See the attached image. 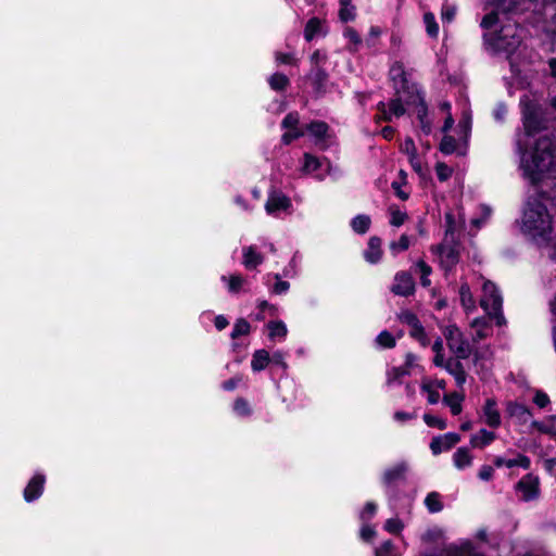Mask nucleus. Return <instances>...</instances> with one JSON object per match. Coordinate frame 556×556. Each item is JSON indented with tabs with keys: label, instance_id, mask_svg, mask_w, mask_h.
Returning a JSON list of instances; mask_svg holds the SVG:
<instances>
[{
	"label": "nucleus",
	"instance_id": "obj_21",
	"mask_svg": "<svg viewBox=\"0 0 556 556\" xmlns=\"http://www.w3.org/2000/svg\"><path fill=\"white\" fill-rule=\"evenodd\" d=\"M496 439V434L486 429H481L478 433L470 437V445L475 448H483L490 445Z\"/></svg>",
	"mask_w": 556,
	"mask_h": 556
},
{
	"label": "nucleus",
	"instance_id": "obj_12",
	"mask_svg": "<svg viewBox=\"0 0 556 556\" xmlns=\"http://www.w3.org/2000/svg\"><path fill=\"white\" fill-rule=\"evenodd\" d=\"M391 291L401 296H408L415 291V282L412 275L407 271H400L394 277Z\"/></svg>",
	"mask_w": 556,
	"mask_h": 556
},
{
	"label": "nucleus",
	"instance_id": "obj_36",
	"mask_svg": "<svg viewBox=\"0 0 556 556\" xmlns=\"http://www.w3.org/2000/svg\"><path fill=\"white\" fill-rule=\"evenodd\" d=\"M477 339H484L489 336L490 327L485 318H476L471 323Z\"/></svg>",
	"mask_w": 556,
	"mask_h": 556
},
{
	"label": "nucleus",
	"instance_id": "obj_28",
	"mask_svg": "<svg viewBox=\"0 0 556 556\" xmlns=\"http://www.w3.org/2000/svg\"><path fill=\"white\" fill-rule=\"evenodd\" d=\"M371 219L368 215L359 214L351 220V227L354 232L358 235H365L370 227Z\"/></svg>",
	"mask_w": 556,
	"mask_h": 556
},
{
	"label": "nucleus",
	"instance_id": "obj_3",
	"mask_svg": "<svg viewBox=\"0 0 556 556\" xmlns=\"http://www.w3.org/2000/svg\"><path fill=\"white\" fill-rule=\"evenodd\" d=\"M501 7L508 11H523L531 8V15L526 21L539 26L543 24V30L547 35H556V0H521L514 4H506L505 0L501 1Z\"/></svg>",
	"mask_w": 556,
	"mask_h": 556
},
{
	"label": "nucleus",
	"instance_id": "obj_8",
	"mask_svg": "<svg viewBox=\"0 0 556 556\" xmlns=\"http://www.w3.org/2000/svg\"><path fill=\"white\" fill-rule=\"evenodd\" d=\"M292 206L291 200L282 191L271 189L265 203V211L268 215L278 216L281 212H287Z\"/></svg>",
	"mask_w": 556,
	"mask_h": 556
},
{
	"label": "nucleus",
	"instance_id": "obj_27",
	"mask_svg": "<svg viewBox=\"0 0 556 556\" xmlns=\"http://www.w3.org/2000/svg\"><path fill=\"white\" fill-rule=\"evenodd\" d=\"M459 299L463 307L469 312L476 308V302L470 291L469 285L465 281L459 287Z\"/></svg>",
	"mask_w": 556,
	"mask_h": 556
},
{
	"label": "nucleus",
	"instance_id": "obj_53",
	"mask_svg": "<svg viewBox=\"0 0 556 556\" xmlns=\"http://www.w3.org/2000/svg\"><path fill=\"white\" fill-rule=\"evenodd\" d=\"M399 319L401 323L406 324L407 326L413 329L415 326H417L420 321L418 320L417 316L409 312V311H403L399 314Z\"/></svg>",
	"mask_w": 556,
	"mask_h": 556
},
{
	"label": "nucleus",
	"instance_id": "obj_40",
	"mask_svg": "<svg viewBox=\"0 0 556 556\" xmlns=\"http://www.w3.org/2000/svg\"><path fill=\"white\" fill-rule=\"evenodd\" d=\"M320 165H321L320 161L316 156H314L309 153L304 154L302 170L305 174H311V173L316 172L320 167Z\"/></svg>",
	"mask_w": 556,
	"mask_h": 556
},
{
	"label": "nucleus",
	"instance_id": "obj_32",
	"mask_svg": "<svg viewBox=\"0 0 556 556\" xmlns=\"http://www.w3.org/2000/svg\"><path fill=\"white\" fill-rule=\"evenodd\" d=\"M409 375V370L406 367H393L387 372V384L392 386L394 383H401L402 378Z\"/></svg>",
	"mask_w": 556,
	"mask_h": 556
},
{
	"label": "nucleus",
	"instance_id": "obj_19",
	"mask_svg": "<svg viewBox=\"0 0 556 556\" xmlns=\"http://www.w3.org/2000/svg\"><path fill=\"white\" fill-rule=\"evenodd\" d=\"M493 462L497 468L505 466L507 468L521 467L523 469H528L531 465L530 458L523 454H518L517 457L513 459H505L502 456H496Z\"/></svg>",
	"mask_w": 556,
	"mask_h": 556
},
{
	"label": "nucleus",
	"instance_id": "obj_49",
	"mask_svg": "<svg viewBox=\"0 0 556 556\" xmlns=\"http://www.w3.org/2000/svg\"><path fill=\"white\" fill-rule=\"evenodd\" d=\"M300 116L296 112H291L285 116L281 126L286 129H299Z\"/></svg>",
	"mask_w": 556,
	"mask_h": 556
},
{
	"label": "nucleus",
	"instance_id": "obj_41",
	"mask_svg": "<svg viewBox=\"0 0 556 556\" xmlns=\"http://www.w3.org/2000/svg\"><path fill=\"white\" fill-rule=\"evenodd\" d=\"M324 31H326V29L323 21L317 17H312L305 26L304 35H318Z\"/></svg>",
	"mask_w": 556,
	"mask_h": 556
},
{
	"label": "nucleus",
	"instance_id": "obj_56",
	"mask_svg": "<svg viewBox=\"0 0 556 556\" xmlns=\"http://www.w3.org/2000/svg\"><path fill=\"white\" fill-rule=\"evenodd\" d=\"M435 174L439 180L445 181L452 176L453 169L445 163H438L435 165Z\"/></svg>",
	"mask_w": 556,
	"mask_h": 556
},
{
	"label": "nucleus",
	"instance_id": "obj_4",
	"mask_svg": "<svg viewBox=\"0 0 556 556\" xmlns=\"http://www.w3.org/2000/svg\"><path fill=\"white\" fill-rule=\"evenodd\" d=\"M480 306L486 312L490 318L495 320L497 326L506 324V319L502 311V294L496 285L491 280L483 281Z\"/></svg>",
	"mask_w": 556,
	"mask_h": 556
},
{
	"label": "nucleus",
	"instance_id": "obj_63",
	"mask_svg": "<svg viewBox=\"0 0 556 556\" xmlns=\"http://www.w3.org/2000/svg\"><path fill=\"white\" fill-rule=\"evenodd\" d=\"M304 136V131L301 129H290L289 131H286L282 137L281 141L285 144H290L293 140L299 139Z\"/></svg>",
	"mask_w": 556,
	"mask_h": 556
},
{
	"label": "nucleus",
	"instance_id": "obj_54",
	"mask_svg": "<svg viewBox=\"0 0 556 556\" xmlns=\"http://www.w3.org/2000/svg\"><path fill=\"white\" fill-rule=\"evenodd\" d=\"M233 410L240 416H249L251 414V407L249 403L242 397H239L235 401Z\"/></svg>",
	"mask_w": 556,
	"mask_h": 556
},
{
	"label": "nucleus",
	"instance_id": "obj_17",
	"mask_svg": "<svg viewBox=\"0 0 556 556\" xmlns=\"http://www.w3.org/2000/svg\"><path fill=\"white\" fill-rule=\"evenodd\" d=\"M242 264L247 269H254L264 262V256L256 251L254 245L242 249Z\"/></svg>",
	"mask_w": 556,
	"mask_h": 556
},
{
	"label": "nucleus",
	"instance_id": "obj_1",
	"mask_svg": "<svg viewBox=\"0 0 556 556\" xmlns=\"http://www.w3.org/2000/svg\"><path fill=\"white\" fill-rule=\"evenodd\" d=\"M521 155L520 167L525 178L531 184H538L546 177L556 174V143L551 134L541 136L533 152L527 155V148L518 152Z\"/></svg>",
	"mask_w": 556,
	"mask_h": 556
},
{
	"label": "nucleus",
	"instance_id": "obj_42",
	"mask_svg": "<svg viewBox=\"0 0 556 556\" xmlns=\"http://www.w3.org/2000/svg\"><path fill=\"white\" fill-rule=\"evenodd\" d=\"M326 80H327V74L323 70L316 68L315 71H313L312 84L317 92L324 91V85H325Z\"/></svg>",
	"mask_w": 556,
	"mask_h": 556
},
{
	"label": "nucleus",
	"instance_id": "obj_33",
	"mask_svg": "<svg viewBox=\"0 0 556 556\" xmlns=\"http://www.w3.org/2000/svg\"><path fill=\"white\" fill-rule=\"evenodd\" d=\"M268 84L273 90L282 91L289 86L290 81L285 74L275 73L268 78Z\"/></svg>",
	"mask_w": 556,
	"mask_h": 556
},
{
	"label": "nucleus",
	"instance_id": "obj_15",
	"mask_svg": "<svg viewBox=\"0 0 556 556\" xmlns=\"http://www.w3.org/2000/svg\"><path fill=\"white\" fill-rule=\"evenodd\" d=\"M462 358L450 357L446 359V364H444V369L454 377L455 382L458 388H463L466 383L467 375L464 369V366L460 363Z\"/></svg>",
	"mask_w": 556,
	"mask_h": 556
},
{
	"label": "nucleus",
	"instance_id": "obj_25",
	"mask_svg": "<svg viewBox=\"0 0 556 556\" xmlns=\"http://www.w3.org/2000/svg\"><path fill=\"white\" fill-rule=\"evenodd\" d=\"M453 463L457 469L469 467L472 463V456L467 447H459L453 455Z\"/></svg>",
	"mask_w": 556,
	"mask_h": 556
},
{
	"label": "nucleus",
	"instance_id": "obj_34",
	"mask_svg": "<svg viewBox=\"0 0 556 556\" xmlns=\"http://www.w3.org/2000/svg\"><path fill=\"white\" fill-rule=\"evenodd\" d=\"M339 17L342 22H349L355 17V7L351 0H340Z\"/></svg>",
	"mask_w": 556,
	"mask_h": 556
},
{
	"label": "nucleus",
	"instance_id": "obj_61",
	"mask_svg": "<svg viewBox=\"0 0 556 556\" xmlns=\"http://www.w3.org/2000/svg\"><path fill=\"white\" fill-rule=\"evenodd\" d=\"M401 150L408 155V159H416L417 149L412 138H406L401 146Z\"/></svg>",
	"mask_w": 556,
	"mask_h": 556
},
{
	"label": "nucleus",
	"instance_id": "obj_44",
	"mask_svg": "<svg viewBox=\"0 0 556 556\" xmlns=\"http://www.w3.org/2000/svg\"><path fill=\"white\" fill-rule=\"evenodd\" d=\"M445 223H446V230H445V242L450 239L451 241L454 240V232L457 229V223L454 219V216L451 212H447L445 214Z\"/></svg>",
	"mask_w": 556,
	"mask_h": 556
},
{
	"label": "nucleus",
	"instance_id": "obj_59",
	"mask_svg": "<svg viewBox=\"0 0 556 556\" xmlns=\"http://www.w3.org/2000/svg\"><path fill=\"white\" fill-rule=\"evenodd\" d=\"M421 389H422V391L427 392V394H428V402L430 404H437L439 402L440 394H439L438 391H435L433 389V384L432 383H430V382L424 383L421 386Z\"/></svg>",
	"mask_w": 556,
	"mask_h": 556
},
{
	"label": "nucleus",
	"instance_id": "obj_30",
	"mask_svg": "<svg viewBox=\"0 0 556 556\" xmlns=\"http://www.w3.org/2000/svg\"><path fill=\"white\" fill-rule=\"evenodd\" d=\"M267 328L269 330L268 337L271 340H274L276 338L285 339L287 337L288 329H287L286 324L281 320L269 321L267 324Z\"/></svg>",
	"mask_w": 556,
	"mask_h": 556
},
{
	"label": "nucleus",
	"instance_id": "obj_6",
	"mask_svg": "<svg viewBox=\"0 0 556 556\" xmlns=\"http://www.w3.org/2000/svg\"><path fill=\"white\" fill-rule=\"evenodd\" d=\"M450 351L457 358H468L471 354V346L463 332L455 325L447 326L443 331Z\"/></svg>",
	"mask_w": 556,
	"mask_h": 556
},
{
	"label": "nucleus",
	"instance_id": "obj_14",
	"mask_svg": "<svg viewBox=\"0 0 556 556\" xmlns=\"http://www.w3.org/2000/svg\"><path fill=\"white\" fill-rule=\"evenodd\" d=\"M482 417L484 422L491 428H498L502 419L497 403L494 399H488L482 407Z\"/></svg>",
	"mask_w": 556,
	"mask_h": 556
},
{
	"label": "nucleus",
	"instance_id": "obj_47",
	"mask_svg": "<svg viewBox=\"0 0 556 556\" xmlns=\"http://www.w3.org/2000/svg\"><path fill=\"white\" fill-rule=\"evenodd\" d=\"M416 266L421 274V277H420L421 285L424 287L430 286L431 281L429 279V276L432 271L431 267L429 265H427L424 261H418Z\"/></svg>",
	"mask_w": 556,
	"mask_h": 556
},
{
	"label": "nucleus",
	"instance_id": "obj_64",
	"mask_svg": "<svg viewBox=\"0 0 556 556\" xmlns=\"http://www.w3.org/2000/svg\"><path fill=\"white\" fill-rule=\"evenodd\" d=\"M494 469L489 465H483L478 472V477L483 481H490L493 478Z\"/></svg>",
	"mask_w": 556,
	"mask_h": 556
},
{
	"label": "nucleus",
	"instance_id": "obj_39",
	"mask_svg": "<svg viewBox=\"0 0 556 556\" xmlns=\"http://www.w3.org/2000/svg\"><path fill=\"white\" fill-rule=\"evenodd\" d=\"M497 24H498V14L495 12H491V13L484 15L480 23L482 29L489 30V31H494V33L497 31Z\"/></svg>",
	"mask_w": 556,
	"mask_h": 556
},
{
	"label": "nucleus",
	"instance_id": "obj_46",
	"mask_svg": "<svg viewBox=\"0 0 556 556\" xmlns=\"http://www.w3.org/2000/svg\"><path fill=\"white\" fill-rule=\"evenodd\" d=\"M409 334L414 339H416L422 346H427L429 344V339L427 338L425 329L420 323L409 330Z\"/></svg>",
	"mask_w": 556,
	"mask_h": 556
},
{
	"label": "nucleus",
	"instance_id": "obj_23",
	"mask_svg": "<svg viewBox=\"0 0 556 556\" xmlns=\"http://www.w3.org/2000/svg\"><path fill=\"white\" fill-rule=\"evenodd\" d=\"M390 78L394 84V88L396 90V94L400 93L402 89H405L406 86V77L403 65L400 63H394L389 72Z\"/></svg>",
	"mask_w": 556,
	"mask_h": 556
},
{
	"label": "nucleus",
	"instance_id": "obj_50",
	"mask_svg": "<svg viewBox=\"0 0 556 556\" xmlns=\"http://www.w3.org/2000/svg\"><path fill=\"white\" fill-rule=\"evenodd\" d=\"M275 59L278 64H291L295 65L298 63V59L295 58L293 52H276Z\"/></svg>",
	"mask_w": 556,
	"mask_h": 556
},
{
	"label": "nucleus",
	"instance_id": "obj_10",
	"mask_svg": "<svg viewBox=\"0 0 556 556\" xmlns=\"http://www.w3.org/2000/svg\"><path fill=\"white\" fill-rule=\"evenodd\" d=\"M440 264L445 270H451L459 262V248L450 239L439 248Z\"/></svg>",
	"mask_w": 556,
	"mask_h": 556
},
{
	"label": "nucleus",
	"instance_id": "obj_60",
	"mask_svg": "<svg viewBox=\"0 0 556 556\" xmlns=\"http://www.w3.org/2000/svg\"><path fill=\"white\" fill-rule=\"evenodd\" d=\"M394 549L392 541L388 540L380 544L375 551L376 556H391Z\"/></svg>",
	"mask_w": 556,
	"mask_h": 556
},
{
	"label": "nucleus",
	"instance_id": "obj_22",
	"mask_svg": "<svg viewBox=\"0 0 556 556\" xmlns=\"http://www.w3.org/2000/svg\"><path fill=\"white\" fill-rule=\"evenodd\" d=\"M447 556H484L476 551L472 543L469 541L463 542L459 545L450 546L446 549Z\"/></svg>",
	"mask_w": 556,
	"mask_h": 556
},
{
	"label": "nucleus",
	"instance_id": "obj_45",
	"mask_svg": "<svg viewBox=\"0 0 556 556\" xmlns=\"http://www.w3.org/2000/svg\"><path fill=\"white\" fill-rule=\"evenodd\" d=\"M390 215H391L390 224L394 227L402 226L405 223V220L407 219V214L405 212H402L399 208L393 207V206L390 207Z\"/></svg>",
	"mask_w": 556,
	"mask_h": 556
},
{
	"label": "nucleus",
	"instance_id": "obj_35",
	"mask_svg": "<svg viewBox=\"0 0 556 556\" xmlns=\"http://www.w3.org/2000/svg\"><path fill=\"white\" fill-rule=\"evenodd\" d=\"M425 505L427 509L432 514L439 513L443 509L440 494L437 492H431L426 496Z\"/></svg>",
	"mask_w": 556,
	"mask_h": 556
},
{
	"label": "nucleus",
	"instance_id": "obj_18",
	"mask_svg": "<svg viewBox=\"0 0 556 556\" xmlns=\"http://www.w3.org/2000/svg\"><path fill=\"white\" fill-rule=\"evenodd\" d=\"M381 239L379 237H370L367 249L364 251L365 260L370 264H376L381 260Z\"/></svg>",
	"mask_w": 556,
	"mask_h": 556
},
{
	"label": "nucleus",
	"instance_id": "obj_7",
	"mask_svg": "<svg viewBox=\"0 0 556 556\" xmlns=\"http://www.w3.org/2000/svg\"><path fill=\"white\" fill-rule=\"evenodd\" d=\"M520 46L518 37H485L484 47L493 55H503L510 60Z\"/></svg>",
	"mask_w": 556,
	"mask_h": 556
},
{
	"label": "nucleus",
	"instance_id": "obj_51",
	"mask_svg": "<svg viewBox=\"0 0 556 556\" xmlns=\"http://www.w3.org/2000/svg\"><path fill=\"white\" fill-rule=\"evenodd\" d=\"M424 420L427 426L434 427L440 430H444L447 427V424L444 419L437 417V416L429 415V414L424 415Z\"/></svg>",
	"mask_w": 556,
	"mask_h": 556
},
{
	"label": "nucleus",
	"instance_id": "obj_11",
	"mask_svg": "<svg viewBox=\"0 0 556 556\" xmlns=\"http://www.w3.org/2000/svg\"><path fill=\"white\" fill-rule=\"evenodd\" d=\"M377 110L380 113L378 119L384 122H391L393 117H401L406 112L402 99L399 96L390 100L388 104L384 103L383 101H380L377 104Z\"/></svg>",
	"mask_w": 556,
	"mask_h": 556
},
{
	"label": "nucleus",
	"instance_id": "obj_52",
	"mask_svg": "<svg viewBox=\"0 0 556 556\" xmlns=\"http://www.w3.org/2000/svg\"><path fill=\"white\" fill-rule=\"evenodd\" d=\"M276 279V283L271 288V292L275 294H285L290 289V283L288 281L281 280L279 274L273 275Z\"/></svg>",
	"mask_w": 556,
	"mask_h": 556
},
{
	"label": "nucleus",
	"instance_id": "obj_26",
	"mask_svg": "<svg viewBox=\"0 0 556 556\" xmlns=\"http://www.w3.org/2000/svg\"><path fill=\"white\" fill-rule=\"evenodd\" d=\"M270 363L269 353L266 350H257L254 352L251 361L253 371H261Z\"/></svg>",
	"mask_w": 556,
	"mask_h": 556
},
{
	"label": "nucleus",
	"instance_id": "obj_2",
	"mask_svg": "<svg viewBox=\"0 0 556 556\" xmlns=\"http://www.w3.org/2000/svg\"><path fill=\"white\" fill-rule=\"evenodd\" d=\"M522 129L516 132V149L518 152L528 147L526 138L534 137L546 129L544 109L535 98L523 94L519 101Z\"/></svg>",
	"mask_w": 556,
	"mask_h": 556
},
{
	"label": "nucleus",
	"instance_id": "obj_62",
	"mask_svg": "<svg viewBox=\"0 0 556 556\" xmlns=\"http://www.w3.org/2000/svg\"><path fill=\"white\" fill-rule=\"evenodd\" d=\"M384 529L390 533L396 534L403 529V523L397 518H390L386 521Z\"/></svg>",
	"mask_w": 556,
	"mask_h": 556
},
{
	"label": "nucleus",
	"instance_id": "obj_57",
	"mask_svg": "<svg viewBox=\"0 0 556 556\" xmlns=\"http://www.w3.org/2000/svg\"><path fill=\"white\" fill-rule=\"evenodd\" d=\"M457 9L453 4H445L442 8L441 18L443 23H452L456 16Z\"/></svg>",
	"mask_w": 556,
	"mask_h": 556
},
{
	"label": "nucleus",
	"instance_id": "obj_31",
	"mask_svg": "<svg viewBox=\"0 0 556 556\" xmlns=\"http://www.w3.org/2000/svg\"><path fill=\"white\" fill-rule=\"evenodd\" d=\"M222 280L228 282V290L230 293L240 292L247 285V279L241 275H231L228 278L226 276H223Z\"/></svg>",
	"mask_w": 556,
	"mask_h": 556
},
{
	"label": "nucleus",
	"instance_id": "obj_20",
	"mask_svg": "<svg viewBox=\"0 0 556 556\" xmlns=\"http://www.w3.org/2000/svg\"><path fill=\"white\" fill-rule=\"evenodd\" d=\"M506 410L510 417L516 418L521 424L528 422L531 417V413L528 407L517 402H508Z\"/></svg>",
	"mask_w": 556,
	"mask_h": 556
},
{
	"label": "nucleus",
	"instance_id": "obj_58",
	"mask_svg": "<svg viewBox=\"0 0 556 556\" xmlns=\"http://www.w3.org/2000/svg\"><path fill=\"white\" fill-rule=\"evenodd\" d=\"M377 342L382 348H393L395 345V339L386 330L378 334Z\"/></svg>",
	"mask_w": 556,
	"mask_h": 556
},
{
	"label": "nucleus",
	"instance_id": "obj_9",
	"mask_svg": "<svg viewBox=\"0 0 556 556\" xmlns=\"http://www.w3.org/2000/svg\"><path fill=\"white\" fill-rule=\"evenodd\" d=\"M516 490L521 493V500L530 502L539 497L540 481L532 473L522 477L516 484Z\"/></svg>",
	"mask_w": 556,
	"mask_h": 556
},
{
	"label": "nucleus",
	"instance_id": "obj_38",
	"mask_svg": "<svg viewBox=\"0 0 556 556\" xmlns=\"http://www.w3.org/2000/svg\"><path fill=\"white\" fill-rule=\"evenodd\" d=\"M428 109L425 102L421 100L418 106L417 116L420 122L422 131L428 135L431 131V123L427 119Z\"/></svg>",
	"mask_w": 556,
	"mask_h": 556
},
{
	"label": "nucleus",
	"instance_id": "obj_29",
	"mask_svg": "<svg viewBox=\"0 0 556 556\" xmlns=\"http://www.w3.org/2000/svg\"><path fill=\"white\" fill-rule=\"evenodd\" d=\"M443 401L450 407L453 415L456 416L462 413V402L464 401V395L457 392H453L451 394L444 395Z\"/></svg>",
	"mask_w": 556,
	"mask_h": 556
},
{
	"label": "nucleus",
	"instance_id": "obj_13",
	"mask_svg": "<svg viewBox=\"0 0 556 556\" xmlns=\"http://www.w3.org/2000/svg\"><path fill=\"white\" fill-rule=\"evenodd\" d=\"M460 441V435L455 432H447L443 435L434 437L430 443V450L433 455H439L447 451Z\"/></svg>",
	"mask_w": 556,
	"mask_h": 556
},
{
	"label": "nucleus",
	"instance_id": "obj_48",
	"mask_svg": "<svg viewBox=\"0 0 556 556\" xmlns=\"http://www.w3.org/2000/svg\"><path fill=\"white\" fill-rule=\"evenodd\" d=\"M410 241L406 235H402L397 241H393L390 244V250L393 253L406 251L409 248Z\"/></svg>",
	"mask_w": 556,
	"mask_h": 556
},
{
	"label": "nucleus",
	"instance_id": "obj_43",
	"mask_svg": "<svg viewBox=\"0 0 556 556\" xmlns=\"http://www.w3.org/2000/svg\"><path fill=\"white\" fill-rule=\"evenodd\" d=\"M457 141L452 136H444L440 143V151L444 154H452L456 151Z\"/></svg>",
	"mask_w": 556,
	"mask_h": 556
},
{
	"label": "nucleus",
	"instance_id": "obj_55",
	"mask_svg": "<svg viewBox=\"0 0 556 556\" xmlns=\"http://www.w3.org/2000/svg\"><path fill=\"white\" fill-rule=\"evenodd\" d=\"M424 22L426 25V30L429 35H437L439 31V26L435 22L434 15L432 13H425Z\"/></svg>",
	"mask_w": 556,
	"mask_h": 556
},
{
	"label": "nucleus",
	"instance_id": "obj_5",
	"mask_svg": "<svg viewBox=\"0 0 556 556\" xmlns=\"http://www.w3.org/2000/svg\"><path fill=\"white\" fill-rule=\"evenodd\" d=\"M408 466L405 462H401L387 468L382 475V484L386 489V493L389 497V502L393 505L396 500V486L405 482Z\"/></svg>",
	"mask_w": 556,
	"mask_h": 556
},
{
	"label": "nucleus",
	"instance_id": "obj_37",
	"mask_svg": "<svg viewBox=\"0 0 556 556\" xmlns=\"http://www.w3.org/2000/svg\"><path fill=\"white\" fill-rule=\"evenodd\" d=\"M251 331L250 324L244 318H239L236 320L232 331L230 333V337L232 340H236L237 338L241 336H247Z\"/></svg>",
	"mask_w": 556,
	"mask_h": 556
},
{
	"label": "nucleus",
	"instance_id": "obj_24",
	"mask_svg": "<svg viewBox=\"0 0 556 556\" xmlns=\"http://www.w3.org/2000/svg\"><path fill=\"white\" fill-rule=\"evenodd\" d=\"M306 130L318 142L328 136L329 126L323 121H314L306 126Z\"/></svg>",
	"mask_w": 556,
	"mask_h": 556
},
{
	"label": "nucleus",
	"instance_id": "obj_16",
	"mask_svg": "<svg viewBox=\"0 0 556 556\" xmlns=\"http://www.w3.org/2000/svg\"><path fill=\"white\" fill-rule=\"evenodd\" d=\"M46 477L41 473H36L24 490V498L26 502H33L37 500L43 491Z\"/></svg>",
	"mask_w": 556,
	"mask_h": 556
}]
</instances>
